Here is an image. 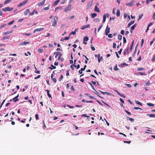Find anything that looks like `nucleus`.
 Segmentation results:
<instances>
[{"label": "nucleus", "mask_w": 155, "mask_h": 155, "mask_svg": "<svg viewBox=\"0 0 155 155\" xmlns=\"http://www.w3.org/2000/svg\"><path fill=\"white\" fill-rule=\"evenodd\" d=\"M119 95H120V96L121 97H123L124 98H125V95H124V94H121L120 93H119V94H118Z\"/></svg>", "instance_id": "obj_49"}, {"label": "nucleus", "mask_w": 155, "mask_h": 155, "mask_svg": "<svg viewBox=\"0 0 155 155\" xmlns=\"http://www.w3.org/2000/svg\"><path fill=\"white\" fill-rule=\"evenodd\" d=\"M147 104L149 106H154L153 104H151V103H147Z\"/></svg>", "instance_id": "obj_46"}, {"label": "nucleus", "mask_w": 155, "mask_h": 155, "mask_svg": "<svg viewBox=\"0 0 155 155\" xmlns=\"http://www.w3.org/2000/svg\"><path fill=\"white\" fill-rule=\"evenodd\" d=\"M63 78V75H61L60 76V78H59V79L60 81H61V79H62Z\"/></svg>", "instance_id": "obj_52"}, {"label": "nucleus", "mask_w": 155, "mask_h": 155, "mask_svg": "<svg viewBox=\"0 0 155 155\" xmlns=\"http://www.w3.org/2000/svg\"><path fill=\"white\" fill-rule=\"evenodd\" d=\"M46 91L47 92V94H48V97H51V95L49 94L50 91L48 90H47Z\"/></svg>", "instance_id": "obj_28"}, {"label": "nucleus", "mask_w": 155, "mask_h": 155, "mask_svg": "<svg viewBox=\"0 0 155 155\" xmlns=\"http://www.w3.org/2000/svg\"><path fill=\"white\" fill-rule=\"evenodd\" d=\"M62 9V7L61 6H58L56 7L55 9V12H56L58 9Z\"/></svg>", "instance_id": "obj_22"}, {"label": "nucleus", "mask_w": 155, "mask_h": 155, "mask_svg": "<svg viewBox=\"0 0 155 155\" xmlns=\"http://www.w3.org/2000/svg\"><path fill=\"white\" fill-rule=\"evenodd\" d=\"M155 60V54L153 55V56L151 60V61H153Z\"/></svg>", "instance_id": "obj_63"}, {"label": "nucleus", "mask_w": 155, "mask_h": 155, "mask_svg": "<svg viewBox=\"0 0 155 155\" xmlns=\"http://www.w3.org/2000/svg\"><path fill=\"white\" fill-rule=\"evenodd\" d=\"M147 115L149 116L150 117H155V115L153 114H147Z\"/></svg>", "instance_id": "obj_25"}, {"label": "nucleus", "mask_w": 155, "mask_h": 155, "mask_svg": "<svg viewBox=\"0 0 155 155\" xmlns=\"http://www.w3.org/2000/svg\"><path fill=\"white\" fill-rule=\"evenodd\" d=\"M134 22V20L132 21H130L128 24L127 25V27H129L131 25L133 24Z\"/></svg>", "instance_id": "obj_13"}, {"label": "nucleus", "mask_w": 155, "mask_h": 155, "mask_svg": "<svg viewBox=\"0 0 155 155\" xmlns=\"http://www.w3.org/2000/svg\"><path fill=\"white\" fill-rule=\"evenodd\" d=\"M7 25L6 24H4L2 25L0 27V29H2L3 28L5 27Z\"/></svg>", "instance_id": "obj_48"}, {"label": "nucleus", "mask_w": 155, "mask_h": 155, "mask_svg": "<svg viewBox=\"0 0 155 155\" xmlns=\"http://www.w3.org/2000/svg\"><path fill=\"white\" fill-rule=\"evenodd\" d=\"M89 84H90V85H91V87L92 89L95 91V89L94 88V87L93 86L92 84L91 83H89Z\"/></svg>", "instance_id": "obj_55"}, {"label": "nucleus", "mask_w": 155, "mask_h": 155, "mask_svg": "<svg viewBox=\"0 0 155 155\" xmlns=\"http://www.w3.org/2000/svg\"><path fill=\"white\" fill-rule=\"evenodd\" d=\"M136 26H137V25L136 24H135L133 26H132L131 27V31H130V32L131 33H132V30H134V28H135L136 27Z\"/></svg>", "instance_id": "obj_17"}, {"label": "nucleus", "mask_w": 155, "mask_h": 155, "mask_svg": "<svg viewBox=\"0 0 155 155\" xmlns=\"http://www.w3.org/2000/svg\"><path fill=\"white\" fill-rule=\"evenodd\" d=\"M143 16V14H142L141 15L139 16V18L138 19V21H139V20H140L142 18Z\"/></svg>", "instance_id": "obj_33"}, {"label": "nucleus", "mask_w": 155, "mask_h": 155, "mask_svg": "<svg viewBox=\"0 0 155 155\" xmlns=\"http://www.w3.org/2000/svg\"><path fill=\"white\" fill-rule=\"evenodd\" d=\"M116 15L117 17H119L120 15V13L119 9L117 10Z\"/></svg>", "instance_id": "obj_27"}, {"label": "nucleus", "mask_w": 155, "mask_h": 155, "mask_svg": "<svg viewBox=\"0 0 155 155\" xmlns=\"http://www.w3.org/2000/svg\"><path fill=\"white\" fill-rule=\"evenodd\" d=\"M62 54L61 53L59 55V56L58 57V60H61V62H62L64 60V59L62 57Z\"/></svg>", "instance_id": "obj_8"}, {"label": "nucleus", "mask_w": 155, "mask_h": 155, "mask_svg": "<svg viewBox=\"0 0 155 155\" xmlns=\"http://www.w3.org/2000/svg\"><path fill=\"white\" fill-rule=\"evenodd\" d=\"M92 4H93V1H89L87 4V7L88 8H89L91 7L92 6Z\"/></svg>", "instance_id": "obj_11"}, {"label": "nucleus", "mask_w": 155, "mask_h": 155, "mask_svg": "<svg viewBox=\"0 0 155 155\" xmlns=\"http://www.w3.org/2000/svg\"><path fill=\"white\" fill-rule=\"evenodd\" d=\"M155 40V38H153L152 41H151L150 42V46H151L152 44L153 43L154 41Z\"/></svg>", "instance_id": "obj_38"}, {"label": "nucleus", "mask_w": 155, "mask_h": 155, "mask_svg": "<svg viewBox=\"0 0 155 155\" xmlns=\"http://www.w3.org/2000/svg\"><path fill=\"white\" fill-rule=\"evenodd\" d=\"M125 111L129 115H130L131 114L130 112H129L127 110H125Z\"/></svg>", "instance_id": "obj_53"}, {"label": "nucleus", "mask_w": 155, "mask_h": 155, "mask_svg": "<svg viewBox=\"0 0 155 155\" xmlns=\"http://www.w3.org/2000/svg\"><path fill=\"white\" fill-rule=\"evenodd\" d=\"M94 11L97 12H100V10L97 6H95Z\"/></svg>", "instance_id": "obj_18"}, {"label": "nucleus", "mask_w": 155, "mask_h": 155, "mask_svg": "<svg viewBox=\"0 0 155 155\" xmlns=\"http://www.w3.org/2000/svg\"><path fill=\"white\" fill-rule=\"evenodd\" d=\"M90 27L89 25H84L81 28V29L82 30H84V29H85V28H87L88 27Z\"/></svg>", "instance_id": "obj_16"}, {"label": "nucleus", "mask_w": 155, "mask_h": 155, "mask_svg": "<svg viewBox=\"0 0 155 155\" xmlns=\"http://www.w3.org/2000/svg\"><path fill=\"white\" fill-rule=\"evenodd\" d=\"M88 40V38L87 37H85L83 39L84 41H87Z\"/></svg>", "instance_id": "obj_36"}, {"label": "nucleus", "mask_w": 155, "mask_h": 155, "mask_svg": "<svg viewBox=\"0 0 155 155\" xmlns=\"http://www.w3.org/2000/svg\"><path fill=\"white\" fill-rule=\"evenodd\" d=\"M11 2V0H6L5 2H4V4H6L8 3H9L10 2Z\"/></svg>", "instance_id": "obj_31"}, {"label": "nucleus", "mask_w": 155, "mask_h": 155, "mask_svg": "<svg viewBox=\"0 0 155 155\" xmlns=\"http://www.w3.org/2000/svg\"><path fill=\"white\" fill-rule=\"evenodd\" d=\"M61 52H60V51H58V52H54V54H56V55H55V58H57V57L58 56V55H60V54L61 53Z\"/></svg>", "instance_id": "obj_19"}, {"label": "nucleus", "mask_w": 155, "mask_h": 155, "mask_svg": "<svg viewBox=\"0 0 155 155\" xmlns=\"http://www.w3.org/2000/svg\"><path fill=\"white\" fill-rule=\"evenodd\" d=\"M103 22H104L105 21L106 19V15L105 14H104V16H103Z\"/></svg>", "instance_id": "obj_35"}, {"label": "nucleus", "mask_w": 155, "mask_h": 155, "mask_svg": "<svg viewBox=\"0 0 155 155\" xmlns=\"http://www.w3.org/2000/svg\"><path fill=\"white\" fill-rule=\"evenodd\" d=\"M153 1V0H146V3L148 4L150 2H152Z\"/></svg>", "instance_id": "obj_62"}, {"label": "nucleus", "mask_w": 155, "mask_h": 155, "mask_svg": "<svg viewBox=\"0 0 155 155\" xmlns=\"http://www.w3.org/2000/svg\"><path fill=\"white\" fill-rule=\"evenodd\" d=\"M110 28L108 27V26H107L105 30V34L106 35H108V33L110 32Z\"/></svg>", "instance_id": "obj_6"}, {"label": "nucleus", "mask_w": 155, "mask_h": 155, "mask_svg": "<svg viewBox=\"0 0 155 155\" xmlns=\"http://www.w3.org/2000/svg\"><path fill=\"white\" fill-rule=\"evenodd\" d=\"M100 91L103 94H107L108 95H110V94L109 93L107 92H104Z\"/></svg>", "instance_id": "obj_21"}, {"label": "nucleus", "mask_w": 155, "mask_h": 155, "mask_svg": "<svg viewBox=\"0 0 155 155\" xmlns=\"http://www.w3.org/2000/svg\"><path fill=\"white\" fill-rule=\"evenodd\" d=\"M18 96L19 95L18 94L17 96L13 99V100L14 101V102H16L18 100Z\"/></svg>", "instance_id": "obj_14"}, {"label": "nucleus", "mask_w": 155, "mask_h": 155, "mask_svg": "<svg viewBox=\"0 0 155 155\" xmlns=\"http://www.w3.org/2000/svg\"><path fill=\"white\" fill-rule=\"evenodd\" d=\"M13 8H10L9 7H6L4 8H3L2 9V10L4 12H6L8 11H11L13 9Z\"/></svg>", "instance_id": "obj_3"}, {"label": "nucleus", "mask_w": 155, "mask_h": 155, "mask_svg": "<svg viewBox=\"0 0 155 155\" xmlns=\"http://www.w3.org/2000/svg\"><path fill=\"white\" fill-rule=\"evenodd\" d=\"M116 44L115 43H114L113 44V48H116Z\"/></svg>", "instance_id": "obj_60"}, {"label": "nucleus", "mask_w": 155, "mask_h": 155, "mask_svg": "<svg viewBox=\"0 0 155 155\" xmlns=\"http://www.w3.org/2000/svg\"><path fill=\"white\" fill-rule=\"evenodd\" d=\"M12 32V31H7L6 32H4L3 34L4 35H7L8 34L11 33Z\"/></svg>", "instance_id": "obj_41"}, {"label": "nucleus", "mask_w": 155, "mask_h": 155, "mask_svg": "<svg viewBox=\"0 0 155 155\" xmlns=\"http://www.w3.org/2000/svg\"><path fill=\"white\" fill-rule=\"evenodd\" d=\"M10 38V36H5L3 38V39L4 40L5 39H8Z\"/></svg>", "instance_id": "obj_30"}, {"label": "nucleus", "mask_w": 155, "mask_h": 155, "mask_svg": "<svg viewBox=\"0 0 155 155\" xmlns=\"http://www.w3.org/2000/svg\"><path fill=\"white\" fill-rule=\"evenodd\" d=\"M118 39L120 40H121L122 38V36L120 35H118Z\"/></svg>", "instance_id": "obj_39"}, {"label": "nucleus", "mask_w": 155, "mask_h": 155, "mask_svg": "<svg viewBox=\"0 0 155 155\" xmlns=\"http://www.w3.org/2000/svg\"><path fill=\"white\" fill-rule=\"evenodd\" d=\"M72 5L69 4L64 9V11L65 12H67V11H69L71 9Z\"/></svg>", "instance_id": "obj_2"}, {"label": "nucleus", "mask_w": 155, "mask_h": 155, "mask_svg": "<svg viewBox=\"0 0 155 155\" xmlns=\"http://www.w3.org/2000/svg\"><path fill=\"white\" fill-rule=\"evenodd\" d=\"M43 30V28H36L35 29L34 31V33H35L37 31H41Z\"/></svg>", "instance_id": "obj_9"}, {"label": "nucleus", "mask_w": 155, "mask_h": 155, "mask_svg": "<svg viewBox=\"0 0 155 155\" xmlns=\"http://www.w3.org/2000/svg\"><path fill=\"white\" fill-rule=\"evenodd\" d=\"M30 42L29 41H24L22 42L19 44V45H26L29 44Z\"/></svg>", "instance_id": "obj_7"}, {"label": "nucleus", "mask_w": 155, "mask_h": 155, "mask_svg": "<svg viewBox=\"0 0 155 155\" xmlns=\"http://www.w3.org/2000/svg\"><path fill=\"white\" fill-rule=\"evenodd\" d=\"M58 20V17L55 16L54 17V19L52 21V26L53 27H55L57 24V21Z\"/></svg>", "instance_id": "obj_1"}, {"label": "nucleus", "mask_w": 155, "mask_h": 155, "mask_svg": "<svg viewBox=\"0 0 155 155\" xmlns=\"http://www.w3.org/2000/svg\"><path fill=\"white\" fill-rule=\"evenodd\" d=\"M118 69H119L117 67V64H116L114 68V70L115 71H117V70H118Z\"/></svg>", "instance_id": "obj_44"}, {"label": "nucleus", "mask_w": 155, "mask_h": 155, "mask_svg": "<svg viewBox=\"0 0 155 155\" xmlns=\"http://www.w3.org/2000/svg\"><path fill=\"white\" fill-rule=\"evenodd\" d=\"M76 67V65L75 64H72L70 66V68H71L72 69V70H73L74 69V67Z\"/></svg>", "instance_id": "obj_23"}, {"label": "nucleus", "mask_w": 155, "mask_h": 155, "mask_svg": "<svg viewBox=\"0 0 155 155\" xmlns=\"http://www.w3.org/2000/svg\"><path fill=\"white\" fill-rule=\"evenodd\" d=\"M81 116L82 117H89V116H88L86 114H83L81 115Z\"/></svg>", "instance_id": "obj_50"}, {"label": "nucleus", "mask_w": 155, "mask_h": 155, "mask_svg": "<svg viewBox=\"0 0 155 155\" xmlns=\"http://www.w3.org/2000/svg\"><path fill=\"white\" fill-rule=\"evenodd\" d=\"M14 22V21L13 20V21L9 22L8 24V25H11Z\"/></svg>", "instance_id": "obj_47"}, {"label": "nucleus", "mask_w": 155, "mask_h": 155, "mask_svg": "<svg viewBox=\"0 0 155 155\" xmlns=\"http://www.w3.org/2000/svg\"><path fill=\"white\" fill-rule=\"evenodd\" d=\"M136 102L137 104H139L141 105V106H142L141 103L138 101H136Z\"/></svg>", "instance_id": "obj_54"}, {"label": "nucleus", "mask_w": 155, "mask_h": 155, "mask_svg": "<svg viewBox=\"0 0 155 155\" xmlns=\"http://www.w3.org/2000/svg\"><path fill=\"white\" fill-rule=\"evenodd\" d=\"M67 73L66 74V75L67 76L69 75V70H67Z\"/></svg>", "instance_id": "obj_64"}, {"label": "nucleus", "mask_w": 155, "mask_h": 155, "mask_svg": "<svg viewBox=\"0 0 155 155\" xmlns=\"http://www.w3.org/2000/svg\"><path fill=\"white\" fill-rule=\"evenodd\" d=\"M50 6V5L49 4L48 7H45L43 8V9L44 10H48L49 9Z\"/></svg>", "instance_id": "obj_32"}, {"label": "nucleus", "mask_w": 155, "mask_h": 155, "mask_svg": "<svg viewBox=\"0 0 155 155\" xmlns=\"http://www.w3.org/2000/svg\"><path fill=\"white\" fill-rule=\"evenodd\" d=\"M60 0H57L56 1L54 2L53 4V6H55L58 4V3L60 2Z\"/></svg>", "instance_id": "obj_15"}, {"label": "nucleus", "mask_w": 155, "mask_h": 155, "mask_svg": "<svg viewBox=\"0 0 155 155\" xmlns=\"http://www.w3.org/2000/svg\"><path fill=\"white\" fill-rule=\"evenodd\" d=\"M91 47L93 51H95V48L92 45H91Z\"/></svg>", "instance_id": "obj_59"}, {"label": "nucleus", "mask_w": 155, "mask_h": 155, "mask_svg": "<svg viewBox=\"0 0 155 155\" xmlns=\"http://www.w3.org/2000/svg\"><path fill=\"white\" fill-rule=\"evenodd\" d=\"M123 42L124 43H125L126 42V40L125 37H123Z\"/></svg>", "instance_id": "obj_57"}, {"label": "nucleus", "mask_w": 155, "mask_h": 155, "mask_svg": "<svg viewBox=\"0 0 155 155\" xmlns=\"http://www.w3.org/2000/svg\"><path fill=\"white\" fill-rule=\"evenodd\" d=\"M51 66L52 68H51V70H52L53 69H55L56 68V67L55 66H54L53 65H52V64H51Z\"/></svg>", "instance_id": "obj_56"}, {"label": "nucleus", "mask_w": 155, "mask_h": 155, "mask_svg": "<svg viewBox=\"0 0 155 155\" xmlns=\"http://www.w3.org/2000/svg\"><path fill=\"white\" fill-rule=\"evenodd\" d=\"M76 34V32L74 31H72L70 33V34L69 35H71V34L72 35H75Z\"/></svg>", "instance_id": "obj_58"}, {"label": "nucleus", "mask_w": 155, "mask_h": 155, "mask_svg": "<svg viewBox=\"0 0 155 155\" xmlns=\"http://www.w3.org/2000/svg\"><path fill=\"white\" fill-rule=\"evenodd\" d=\"M38 52L41 53L43 52V50L42 48H40V49H39L38 50Z\"/></svg>", "instance_id": "obj_42"}, {"label": "nucleus", "mask_w": 155, "mask_h": 155, "mask_svg": "<svg viewBox=\"0 0 155 155\" xmlns=\"http://www.w3.org/2000/svg\"><path fill=\"white\" fill-rule=\"evenodd\" d=\"M125 65L127 66L128 65V64L125 63H124L121 64L120 66L121 67H123Z\"/></svg>", "instance_id": "obj_24"}, {"label": "nucleus", "mask_w": 155, "mask_h": 155, "mask_svg": "<svg viewBox=\"0 0 155 155\" xmlns=\"http://www.w3.org/2000/svg\"><path fill=\"white\" fill-rule=\"evenodd\" d=\"M28 0H26L23 2H22L21 3H20L18 5V7H20L21 6H22V5H25V4H26L28 2Z\"/></svg>", "instance_id": "obj_4"}, {"label": "nucleus", "mask_w": 155, "mask_h": 155, "mask_svg": "<svg viewBox=\"0 0 155 155\" xmlns=\"http://www.w3.org/2000/svg\"><path fill=\"white\" fill-rule=\"evenodd\" d=\"M30 10L29 9H26L24 12V15H26L28 13H29Z\"/></svg>", "instance_id": "obj_12"}, {"label": "nucleus", "mask_w": 155, "mask_h": 155, "mask_svg": "<svg viewBox=\"0 0 155 155\" xmlns=\"http://www.w3.org/2000/svg\"><path fill=\"white\" fill-rule=\"evenodd\" d=\"M144 70V68H137V70L138 71H143Z\"/></svg>", "instance_id": "obj_43"}, {"label": "nucleus", "mask_w": 155, "mask_h": 155, "mask_svg": "<svg viewBox=\"0 0 155 155\" xmlns=\"http://www.w3.org/2000/svg\"><path fill=\"white\" fill-rule=\"evenodd\" d=\"M97 14L95 13H93L91 14V16L92 18H94L97 16Z\"/></svg>", "instance_id": "obj_26"}, {"label": "nucleus", "mask_w": 155, "mask_h": 155, "mask_svg": "<svg viewBox=\"0 0 155 155\" xmlns=\"http://www.w3.org/2000/svg\"><path fill=\"white\" fill-rule=\"evenodd\" d=\"M45 0H43V1L42 2H40V3H38V5L39 6H40L43 5L45 3Z\"/></svg>", "instance_id": "obj_10"}, {"label": "nucleus", "mask_w": 155, "mask_h": 155, "mask_svg": "<svg viewBox=\"0 0 155 155\" xmlns=\"http://www.w3.org/2000/svg\"><path fill=\"white\" fill-rule=\"evenodd\" d=\"M134 1L133 0L131 1L130 3H127L126 4V5L127 6H129L131 7L133 6L134 5Z\"/></svg>", "instance_id": "obj_5"}, {"label": "nucleus", "mask_w": 155, "mask_h": 155, "mask_svg": "<svg viewBox=\"0 0 155 155\" xmlns=\"http://www.w3.org/2000/svg\"><path fill=\"white\" fill-rule=\"evenodd\" d=\"M35 117L36 120H37L39 119V116L38 115V114H37L35 115Z\"/></svg>", "instance_id": "obj_51"}, {"label": "nucleus", "mask_w": 155, "mask_h": 155, "mask_svg": "<svg viewBox=\"0 0 155 155\" xmlns=\"http://www.w3.org/2000/svg\"><path fill=\"white\" fill-rule=\"evenodd\" d=\"M128 49H129V47L127 49V50H125L124 52V54H125L126 53H127V52H128V53H129V52H128Z\"/></svg>", "instance_id": "obj_40"}, {"label": "nucleus", "mask_w": 155, "mask_h": 155, "mask_svg": "<svg viewBox=\"0 0 155 155\" xmlns=\"http://www.w3.org/2000/svg\"><path fill=\"white\" fill-rule=\"evenodd\" d=\"M134 41H133L131 43V45L130 48V51H131L132 50L134 44Z\"/></svg>", "instance_id": "obj_20"}, {"label": "nucleus", "mask_w": 155, "mask_h": 155, "mask_svg": "<svg viewBox=\"0 0 155 155\" xmlns=\"http://www.w3.org/2000/svg\"><path fill=\"white\" fill-rule=\"evenodd\" d=\"M34 10L32 12H29V15H34Z\"/></svg>", "instance_id": "obj_61"}, {"label": "nucleus", "mask_w": 155, "mask_h": 155, "mask_svg": "<svg viewBox=\"0 0 155 155\" xmlns=\"http://www.w3.org/2000/svg\"><path fill=\"white\" fill-rule=\"evenodd\" d=\"M99 19L98 18H96L94 19V21L96 22H97L99 21Z\"/></svg>", "instance_id": "obj_34"}, {"label": "nucleus", "mask_w": 155, "mask_h": 155, "mask_svg": "<svg viewBox=\"0 0 155 155\" xmlns=\"http://www.w3.org/2000/svg\"><path fill=\"white\" fill-rule=\"evenodd\" d=\"M139 74L140 75H146V74L145 72H140L139 73Z\"/></svg>", "instance_id": "obj_37"}, {"label": "nucleus", "mask_w": 155, "mask_h": 155, "mask_svg": "<svg viewBox=\"0 0 155 155\" xmlns=\"http://www.w3.org/2000/svg\"><path fill=\"white\" fill-rule=\"evenodd\" d=\"M134 110H138V109H140V110H142V109L141 108H140L139 107H134Z\"/></svg>", "instance_id": "obj_45"}, {"label": "nucleus", "mask_w": 155, "mask_h": 155, "mask_svg": "<svg viewBox=\"0 0 155 155\" xmlns=\"http://www.w3.org/2000/svg\"><path fill=\"white\" fill-rule=\"evenodd\" d=\"M127 120H130V121H131L134 122V119L133 118H130L128 117H127Z\"/></svg>", "instance_id": "obj_29"}]
</instances>
